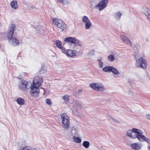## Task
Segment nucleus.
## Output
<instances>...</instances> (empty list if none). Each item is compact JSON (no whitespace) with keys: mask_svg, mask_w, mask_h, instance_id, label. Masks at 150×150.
<instances>
[{"mask_svg":"<svg viewBox=\"0 0 150 150\" xmlns=\"http://www.w3.org/2000/svg\"><path fill=\"white\" fill-rule=\"evenodd\" d=\"M62 119V127L65 129H68L69 127L70 119L66 113L62 114L61 116Z\"/></svg>","mask_w":150,"mask_h":150,"instance_id":"nucleus-1","label":"nucleus"},{"mask_svg":"<svg viewBox=\"0 0 150 150\" xmlns=\"http://www.w3.org/2000/svg\"><path fill=\"white\" fill-rule=\"evenodd\" d=\"M53 23L56 26L62 30H66L67 28L66 24L61 20L54 18L53 20Z\"/></svg>","mask_w":150,"mask_h":150,"instance_id":"nucleus-2","label":"nucleus"},{"mask_svg":"<svg viewBox=\"0 0 150 150\" xmlns=\"http://www.w3.org/2000/svg\"><path fill=\"white\" fill-rule=\"evenodd\" d=\"M90 86L95 91L102 92L105 90L104 86L100 83H92Z\"/></svg>","mask_w":150,"mask_h":150,"instance_id":"nucleus-3","label":"nucleus"},{"mask_svg":"<svg viewBox=\"0 0 150 150\" xmlns=\"http://www.w3.org/2000/svg\"><path fill=\"white\" fill-rule=\"evenodd\" d=\"M139 129L136 128H133L132 129H128L126 132V135L129 138L133 139L136 138V135Z\"/></svg>","mask_w":150,"mask_h":150,"instance_id":"nucleus-4","label":"nucleus"},{"mask_svg":"<svg viewBox=\"0 0 150 150\" xmlns=\"http://www.w3.org/2000/svg\"><path fill=\"white\" fill-rule=\"evenodd\" d=\"M136 135V138L141 142L146 141L148 143H150V140L146 138L144 135H143V132L140 129Z\"/></svg>","mask_w":150,"mask_h":150,"instance_id":"nucleus-5","label":"nucleus"},{"mask_svg":"<svg viewBox=\"0 0 150 150\" xmlns=\"http://www.w3.org/2000/svg\"><path fill=\"white\" fill-rule=\"evenodd\" d=\"M136 66L137 67L145 68L146 67V61L143 58H140L136 60Z\"/></svg>","mask_w":150,"mask_h":150,"instance_id":"nucleus-6","label":"nucleus"},{"mask_svg":"<svg viewBox=\"0 0 150 150\" xmlns=\"http://www.w3.org/2000/svg\"><path fill=\"white\" fill-rule=\"evenodd\" d=\"M30 87L31 88L30 92L31 95L35 97H37L39 91V87H38L37 85L33 84Z\"/></svg>","mask_w":150,"mask_h":150,"instance_id":"nucleus-7","label":"nucleus"},{"mask_svg":"<svg viewBox=\"0 0 150 150\" xmlns=\"http://www.w3.org/2000/svg\"><path fill=\"white\" fill-rule=\"evenodd\" d=\"M108 3V0H102L96 6V7L98 8L99 11H101L106 7Z\"/></svg>","mask_w":150,"mask_h":150,"instance_id":"nucleus-8","label":"nucleus"},{"mask_svg":"<svg viewBox=\"0 0 150 150\" xmlns=\"http://www.w3.org/2000/svg\"><path fill=\"white\" fill-rule=\"evenodd\" d=\"M16 27V25L14 24H11L9 25L7 34V38H13V35Z\"/></svg>","mask_w":150,"mask_h":150,"instance_id":"nucleus-9","label":"nucleus"},{"mask_svg":"<svg viewBox=\"0 0 150 150\" xmlns=\"http://www.w3.org/2000/svg\"><path fill=\"white\" fill-rule=\"evenodd\" d=\"M28 82L27 81H23L18 83V88L23 91H26L29 89V86H28Z\"/></svg>","mask_w":150,"mask_h":150,"instance_id":"nucleus-10","label":"nucleus"},{"mask_svg":"<svg viewBox=\"0 0 150 150\" xmlns=\"http://www.w3.org/2000/svg\"><path fill=\"white\" fill-rule=\"evenodd\" d=\"M42 77L40 76H35L33 81V84L37 85L38 87H39L43 82Z\"/></svg>","mask_w":150,"mask_h":150,"instance_id":"nucleus-11","label":"nucleus"},{"mask_svg":"<svg viewBox=\"0 0 150 150\" xmlns=\"http://www.w3.org/2000/svg\"><path fill=\"white\" fill-rule=\"evenodd\" d=\"M139 48V46L137 44H135L133 47L134 56V58L136 59H138L141 57L138 53Z\"/></svg>","mask_w":150,"mask_h":150,"instance_id":"nucleus-12","label":"nucleus"},{"mask_svg":"<svg viewBox=\"0 0 150 150\" xmlns=\"http://www.w3.org/2000/svg\"><path fill=\"white\" fill-rule=\"evenodd\" d=\"M8 41L11 45L16 46L19 44V41L16 38H8Z\"/></svg>","mask_w":150,"mask_h":150,"instance_id":"nucleus-13","label":"nucleus"},{"mask_svg":"<svg viewBox=\"0 0 150 150\" xmlns=\"http://www.w3.org/2000/svg\"><path fill=\"white\" fill-rule=\"evenodd\" d=\"M64 40L73 44H77L79 42V41L76 38H65Z\"/></svg>","mask_w":150,"mask_h":150,"instance_id":"nucleus-14","label":"nucleus"},{"mask_svg":"<svg viewBox=\"0 0 150 150\" xmlns=\"http://www.w3.org/2000/svg\"><path fill=\"white\" fill-rule=\"evenodd\" d=\"M73 106L75 108H80L81 107V103L79 101L74 100L73 101Z\"/></svg>","mask_w":150,"mask_h":150,"instance_id":"nucleus-15","label":"nucleus"},{"mask_svg":"<svg viewBox=\"0 0 150 150\" xmlns=\"http://www.w3.org/2000/svg\"><path fill=\"white\" fill-rule=\"evenodd\" d=\"M36 32L40 34H43L45 32V30L43 29V28L40 25H39L36 27Z\"/></svg>","mask_w":150,"mask_h":150,"instance_id":"nucleus-16","label":"nucleus"},{"mask_svg":"<svg viewBox=\"0 0 150 150\" xmlns=\"http://www.w3.org/2000/svg\"><path fill=\"white\" fill-rule=\"evenodd\" d=\"M131 148L135 150H138L141 148V145L137 143H134L131 145Z\"/></svg>","mask_w":150,"mask_h":150,"instance_id":"nucleus-17","label":"nucleus"},{"mask_svg":"<svg viewBox=\"0 0 150 150\" xmlns=\"http://www.w3.org/2000/svg\"><path fill=\"white\" fill-rule=\"evenodd\" d=\"M142 12L143 13L146 15L147 17L150 14V10L149 9L144 7L142 9Z\"/></svg>","mask_w":150,"mask_h":150,"instance_id":"nucleus-18","label":"nucleus"},{"mask_svg":"<svg viewBox=\"0 0 150 150\" xmlns=\"http://www.w3.org/2000/svg\"><path fill=\"white\" fill-rule=\"evenodd\" d=\"M11 6L13 8L16 9L18 7L17 1L16 0H13L11 1Z\"/></svg>","mask_w":150,"mask_h":150,"instance_id":"nucleus-19","label":"nucleus"},{"mask_svg":"<svg viewBox=\"0 0 150 150\" xmlns=\"http://www.w3.org/2000/svg\"><path fill=\"white\" fill-rule=\"evenodd\" d=\"M16 101L17 103L19 105H24L25 104V100L21 98H18L17 99Z\"/></svg>","mask_w":150,"mask_h":150,"instance_id":"nucleus-20","label":"nucleus"},{"mask_svg":"<svg viewBox=\"0 0 150 150\" xmlns=\"http://www.w3.org/2000/svg\"><path fill=\"white\" fill-rule=\"evenodd\" d=\"M66 55L70 57H72L76 55L75 51L71 50H68Z\"/></svg>","mask_w":150,"mask_h":150,"instance_id":"nucleus-21","label":"nucleus"},{"mask_svg":"<svg viewBox=\"0 0 150 150\" xmlns=\"http://www.w3.org/2000/svg\"><path fill=\"white\" fill-rule=\"evenodd\" d=\"M122 40L130 46H132V43L128 38H122Z\"/></svg>","mask_w":150,"mask_h":150,"instance_id":"nucleus-22","label":"nucleus"},{"mask_svg":"<svg viewBox=\"0 0 150 150\" xmlns=\"http://www.w3.org/2000/svg\"><path fill=\"white\" fill-rule=\"evenodd\" d=\"M46 72V67L44 65H42L41 68L39 71V73L40 74H45Z\"/></svg>","mask_w":150,"mask_h":150,"instance_id":"nucleus-23","label":"nucleus"},{"mask_svg":"<svg viewBox=\"0 0 150 150\" xmlns=\"http://www.w3.org/2000/svg\"><path fill=\"white\" fill-rule=\"evenodd\" d=\"M110 71L112 72L115 75H117L119 73V72L117 69L112 66L111 67ZM114 77H116L117 76L116 75H115Z\"/></svg>","mask_w":150,"mask_h":150,"instance_id":"nucleus-24","label":"nucleus"},{"mask_svg":"<svg viewBox=\"0 0 150 150\" xmlns=\"http://www.w3.org/2000/svg\"><path fill=\"white\" fill-rule=\"evenodd\" d=\"M121 13L120 12H116L115 13L114 18L117 20H119L121 18Z\"/></svg>","mask_w":150,"mask_h":150,"instance_id":"nucleus-25","label":"nucleus"},{"mask_svg":"<svg viewBox=\"0 0 150 150\" xmlns=\"http://www.w3.org/2000/svg\"><path fill=\"white\" fill-rule=\"evenodd\" d=\"M56 46L59 49L62 48V47L61 42L59 40H56L55 43Z\"/></svg>","mask_w":150,"mask_h":150,"instance_id":"nucleus-26","label":"nucleus"},{"mask_svg":"<svg viewBox=\"0 0 150 150\" xmlns=\"http://www.w3.org/2000/svg\"><path fill=\"white\" fill-rule=\"evenodd\" d=\"M82 145L85 148L87 149L90 145V143L88 141H84Z\"/></svg>","mask_w":150,"mask_h":150,"instance_id":"nucleus-27","label":"nucleus"},{"mask_svg":"<svg viewBox=\"0 0 150 150\" xmlns=\"http://www.w3.org/2000/svg\"><path fill=\"white\" fill-rule=\"evenodd\" d=\"M73 140L74 142L78 143H81V139L80 138L75 136L73 137Z\"/></svg>","mask_w":150,"mask_h":150,"instance_id":"nucleus-28","label":"nucleus"},{"mask_svg":"<svg viewBox=\"0 0 150 150\" xmlns=\"http://www.w3.org/2000/svg\"><path fill=\"white\" fill-rule=\"evenodd\" d=\"M82 20L85 23L91 21L89 18L86 16H84L83 17Z\"/></svg>","mask_w":150,"mask_h":150,"instance_id":"nucleus-29","label":"nucleus"},{"mask_svg":"<svg viewBox=\"0 0 150 150\" xmlns=\"http://www.w3.org/2000/svg\"><path fill=\"white\" fill-rule=\"evenodd\" d=\"M112 66H107L103 68V70L105 72L111 71V69Z\"/></svg>","mask_w":150,"mask_h":150,"instance_id":"nucleus-30","label":"nucleus"},{"mask_svg":"<svg viewBox=\"0 0 150 150\" xmlns=\"http://www.w3.org/2000/svg\"><path fill=\"white\" fill-rule=\"evenodd\" d=\"M58 2L64 5H67L69 3L68 0H57Z\"/></svg>","mask_w":150,"mask_h":150,"instance_id":"nucleus-31","label":"nucleus"},{"mask_svg":"<svg viewBox=\"0 0 150 150\" xmlns=\"http://www.w3.org/2000/svg\"><path fill=\"white\" fill-rule=\"evenodd\" d=\"M78 46L77 48L76 49V50H74L75 52V53H76L77 52L78 54H79V53L81 51V44H79L77 45Z\"/></svg>","mask_w":150,"mask_h":150,"instance_id":"nucleus-32","label":"nucleus"},{"mask_svg":"<svg viewBox=\"0 0 150 150\" xmlns=\"http://www.w3.org/2000/svg\"><path fill=\"white\" fill-rule=\"evenodd\" d=\"M85 28L86 29H89L91 26V21L85 23Z\"/></svg>","mask_w":150,"mask_h":150,"instance_id":"nucleus-33","label":"nucleus"},{"mask_svg":"<svg viewBox=\"0 0 150 150\" xmlns=\"http://www.w3.org/2000/svg\"><path fill=\"white\" fill-rule=\"evenodd\" d=\"M62 98L64 100V103H67L69 101V96L67 95H65L62 97Z\"/></svg>","mask_w":150,"mask_h":150,"instance_id":"nucleus-34","label":"nucleus"},{"mask_svg":"<svg viewBox=\"0 0 150 150\" xmlns=\"http://www.w3.org/2000/svg\"><path fill=\"white\" fill-rule=\"evenodd\" d=\"M108 60L112 62L115 59V57L112 55H110L108 57Z\"/></svg>","mask_w":150,"mask_h":150,"instance_id":"nucleus-35","label":"nucleus"},{"mask_svg":"<svg viewBox=\"0 0 150 150\" xmlns=\"http://www.w3.org/2000/svg\"><path fill=\"white\" fill-rule=\"evenodd\" d=\"M101 58H100V59H98V60L99 67L100 68H102L103 67V62H102V60H101Z\"/></svg>","mask_w":150,"mask_h":150,"instance_id":"nucleus-36","label":"nucleus"},{"mask_svg":"<svg viewBox=\"0 0 150 150\" xmlns=\"http://www.w3.org/2000/svg\"><path fill=\"white\" fill-rule=\"evenodd\" d=\"M46 103L47 105H51L52 104V102H51V99H47L46 100Z\"/></svg>","mask_w":150,"mask_h":150,"instance_id":"nucleus-37","label":"nucleus"},{"mask_svg":"<svg viewBox=\"0 0 150 150\" xmlns=\"http://www.w3.org/2000/svg\"><path fill=\"white\" fill-rule=\"evenodd\" d=\"M111 119L112 120V121H114L115 123H119V124H120L121 123V122H120V121H119L118 120H116V119H114V117H111Z\"/></svg>","mask_w":150,"mask_h":150,"instance_id":"nucleus-38","label":"nucleus"},{"mask_svg":"<svg viewBox=\"0 0 150 150\" xmlns=\"http://www.w3.org/2000/svg\"><path fill=\"white\" fill-rule=\"evenodd\" d=\"M94 54V51L91 50L88 53V55L89 56L93 55Z\"/></svg>","mask_w":150,"mask_h":150,"instance_id":"nucleus-39","label":"nucleus"},{"mask_svg":"<svg viewBox=\"0 0 150 150\" xmlns=\"http://www.w3.org/2000/svg\"><path fill=\"white\" fill-rule=\"evenodd\" d=\"M60 49L61 50L63 53H65L66 54L68 50H66L65 48L63 47H62V49Z\"/></svg>","mask_w":150,"mask_h":150,"instance_id":"nucleus-40","label":"nucleus"},{"mask_svg":"<svg viewBox=\"0 0 150 150\" xmlns=\"http://www.w3.org/2000/svg\"><path fill=\"white\" fill-rule=\"evenodd\" d=\"M146 117L148 119L150 120V114L147 115L146 116Z\"/></svg>","mask_w":150,"mask_h":150,"instance_id":"nucleus-41","label":"nucleus"},{"mask_svg":"<svg viewBox=\"0 0 150 150\" xmlns=\"http://www.w3.org/2000/svg\"><path fill=\"white\" fill-rule=\"evenodd\" d=\"M82 91L81 89H79V90H78L77 92L78 93H80L82 92Z\"/></svg>","mask_w":150,"mask_h":150,"instance_id":"nucleus-42","label":"nucleus"},{"mask_svg":"<svg viewBox=\"0 0 150 150\" xmlns=\"http://www.w3.org/2000/svg\"><path fill=\"white\" fill-rule=\"evenodd\" d=\"M4 35V33H0V36H2Z\"/></svg>","mask_w":150,"mask_h":150,"instance_id":"nucleus-43","label":"nucleus"},{"mask_svg":"<svg viewBox=\"0 0 150 150\" xmlns=\"http://www.w3.org/2000/svg\"><path fill=\"white\" fill-rule=\"evenodd\" d=\"M147 17L148 20L150 22V14Z\"/></svg>","mask_w":150,"mask_h":150,"instance_id":"nucleus-44","label":"nucleus"},{"mask_svg":"<svg viewBox=\"0 0 150 150\" xmlns=\"http://www.w3.org/2000/svg\"><path fill=\"white\" fill-rule=\"evenodd\" d=\"M109 119H111V117H112L110 115H107Z\"/></svg>","mask_w":150,"mask_h":150,"instance_id":"nucleus-45","label":"nucleus"},{"mask_svg":"<svg viewBox=\"0 0 150 150\" xmlns=\"http://www.w3.org/2000/svg\"><path fill=\"white\" fill-rule=\"evenodd\" d=\"M36 8L34 7H32L31 8H30V9H36Z\"/></svg>","mask_w":150,"mask_h":150,"instance_id":"nucleus-46","label":"nucleus"},{"mask_svg":"<svg viewBox=\"0 0 150 150\" xmlns=\"http://www.w3.org/2000/svg\"><path fill=\"white\" fill-rule=\"evenodd\" d=\"M148 150H150V146H149L148 147Z\"/></svg>","mask_w":150,"mask_h":150,"instance_id":"nucleus-47","label":"nucleus"},{"mask_svg":"<svg viewBox=\"0 0 150 150\" xmlns=\"http://www.w3.org/2000/svg\"><path fill=\"white\" fill-rule=\"evenodd\" d=\"M69 38H71V37H69Z\"/></svg>","mask_w":150,"mask_h":150,"instance_id":"nucleus-48","label":"nucleus"}]
</instances>
